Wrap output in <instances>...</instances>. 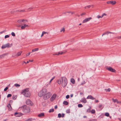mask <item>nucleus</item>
I'll use <instances>...</instances> for the list:
<instances>
[{
	"label": "nucleus",
	"instance_id": "obj_49",
	"mask_svg": "<svg viewBox=\"0 0 121 121\" xmlns=\"http://www.w3.org/2000/svg\"><path fill=\"white\" fill-rule=\"evenodd\" d=\"M86 83V82H85V81H84L83 82H82L81 84V85H82L83 84H85Z\"/></svg>",
	"mask_w": 121,
	"mask_h": 121
},
{
	"label": "nucleus",
	"instance_id": "obj_35",
	"mask_svg": "<svg viewBox=\"0 0 121 121\" xmlns=\"http://www.w3.org/2000/svg\"><path fill=\"white\" fill-rule=\"evenodd\" d=\"M16 87L17 86H20V85L17 84V83H16L14 85Z\"/></svg>",
	"mask_w": 121,
	"mask_h": 121
},
{
	"label": "nucleus",
	"instance_id": "obj_51",
	"mask_svg": "<svg viewBox=\"0 0 121 121\" xmlns=\"http://www.w3.org/2000/svg\"><path fill=\"white\" fill-rule=\"evenodd\" d=\"M117 103H119V104H121V102L120 101H118V100H117Z\"/></svg>",
	"mask_w": 121,
	"mask_h": 121
},
{
	"label": "nucleus",
	"instance_id": "obj_17",
	"mask_svg": "<svg viewBox=\"0 0 121 121\" xmlns=\"http://www.w3.org/2000/svg\"><path fill=\"white\" fill-rule=\"evenodd\" d=\"M70 81L73 84H74L75 83V80L74 78H71L70 80Z\"/></svg>",
	"mask_w": 121,
	"mask_h": 121
},
{
	"label": "nucleus",
	"instance_id": "obj_61",
	"mask_svg": "<svg viewBox=\"0 0 121 121\" xmlns=\"http://www.w3.org/2000/svg\"><path fill=\"white\" fill-rule=\"evenodd\" d=\"M33 8H34L33 7H32L29 8V9H33Z\"/></svg>",
	"mask_w": 121,
	"mask_h": 121
},
{
	"label": "nucleus",
	"instance_id": "obj_9",
	"mask_svg": "<svg viewBox=\"0 0 121 121\" xmlns=\"http://www.w3.org/2000/svg\"><path fill=\"white\" fill-rule=\"evenodd\" d=\"M14 115L15 116L17 117H20L23 114L21 112H15Z\"/></svg>",
	"mask_w": 121,
	"mask_h": 121
},
{
	"label": "nucleus",
	"instance_id": "obj_58",
	"mask_svg": "<svg viewBox=\"0 0 121 121\" xmlns=\"http://www.w3.org/2000/svg\"><path fill=\"white\" fill-rule=\"evenodd\" d=\"M106 34H107V33H106V32L102 35V36H103V35H105Z\"/></svg>",
	"mask_w": 121,
	"mask_h": 121
},
{
	"label": "nucleus",
	"instance_id": "obj_56",
	"mask_svg": "<svg viewBox=\"0 0 121 121\" xmlns=\"http://www.w3.org/2000/svg\"><path fill=\"white\" fill-rule=\"evenodd\" d=\"M65 114L64 113L62 114V117H64Z\"/></svg>",
	"mask_w": 121,
	"mask_h": 121
},
{
	"label": "nucleus",
	"instance_id": "obj_64",
	"mask_svg": "<svg viewBox=\"0 0 121 121\" xmlns=\"http://www.w3.org/2000/svg\"><path fill=\"white\" fill-rule=\"evenodd\" d=\"M68 95H67L66 97V98L67 99H68Z\"/></svg>",
	"mask_w": 121,
	"mask_h": 121
},
{
	"label": "nucleus",
	"instance_id": "obj_37",
	"mask_svg": "<svg viewBox=\"0 0 121 121\" xmlns=\"http://www.w3.org/2000/svg\"><path fill=\"white\" fill-rule=\"evenodd\" d=\"M9 35H6L5 36L4 38L6 39V38H9Z\"/></svg>",
	"mask_w": 121,
	"mask_h": 121
},
{
	"label": "nucleus",
	"instance_id": "obj_42",
	"mask_svg": "<svg viewBox=\"0 0 121 121\" xmlns=\"http://www.w3.org/2000/svg\"><path fill=\"white\" fill-rule=\"evenodd\" d=\"M113 101L114 102H117V99H112Z\"/></svg>",
	"mask_w": 121,
	"mask_h": 121
},
{
	"label": "nucleus",
	"instance_id": "obj_5",
	"mask_svg": "<svg viewBox=\"0 0 121 121\" xmlns=\"http://www.w3.org/2000/svg\"><path fill=\"white\" fill-rule=\"evenodd\" d=\"M51 94L50 92L46 93L43 96V98L44 100H46L48 99L51 96Z\"/></svg>",
	"mask_w": 121,
	"mask_h": 121
},
{
	"label": "nucleus",
	"instance_id": "obj_38",
	"mask_svg": "<svg viewBox=\"0 0 121 121\" xmlns=\"http://www.w3.org/2000/svg\"><path fill=\"white\" fill-rule=\"evenodd\" d=\"M69 14H70V15H71L74 13V12H68Z\"/></svg>",
	"mask_w": 121,
	"mask_h": 121
},
{
	"label": "nucleus",
	"instance_id": "obj_21",
	"mask_svg": "<svg viewBox=\"0 0 121 121\" xmlns=\"http://www.w3.org/2000/svg\"><path fill=\"white\" fill-rule=\"evenodd\" d=\"M6 44L3 45L1 47V48L2 49H4L7 48Z\"/></svg>",
	"mask_w": 121,
	"mask_h": 121
},
{
	"label": "nucleus",
	"instance_id": "obj_32",
	"mask_svg": "<svg viewBox=\"0 0 121 121\" xmlns=\"http://www.w3.org/2000/svg\"><path fill=\"white\" fill-rule=\"evenodd\" d=\"M21 53H22V52H18L17 53V56H20L21 55Z\"/></svg>",
	"mask_w": 121,
	"mask_h": 121
},
{
	"label": "nucleus",
	"instance_id": "obj_1",
	"mask_svg": "<svg viewBox=\"0 0 121 121\" xmlns=\"http://www.w3.org/2000/svg\"><path fill=\"white\" fill-rule=\"evenodd\" d=\"M57 82L59 84H61L62 86L64 87L67 85V79L65 77H63L61 79H59L57 81Z\"/></svg>",
	"mask_w": 121,
	"mask_h": 121
},
{
	"label": "nucleus",
	"instance_id": "obj_2",
	"mask_svg": "<svg viewBox=\"0 0 121 121\" xmlns=\"http://www.w3.org/2000/svg\"><path fill=\"white\" fill-rule=\"evenodd\" d=\"M20 108L23 112L26 114L29 113L30 112V107L26 105H23Z\"/></svg>",
	"mask_w": 121,
	"mask_h": 121
},
{
	"label": "nucleus",
	"instance_id": "obj_44",
	"mask_svg": "<svg viewBox=\"0 0 121 121\" xmlns=\"http://www.w3.org/2000/svg\"><path fill=\"white\" fill-rule=\"evenodd\" d=\"M8 87H6L4 89V91H6L8 89Z\"/></svg>",
	"mask_w": 121,
	"mask_h": 121
},
{
	"label": "nucleus",
	"instance_id": "obj_31",
	"mask_svg": "<svg viewBox=\"0 0 121 121\" xmlns=\"http://www.w3.org/2000/svg\"><path fill=\"white\" fill-rule=\"evenodd\" d=\"M78 107L81 108L83 107L82 105L81 104H78Z\"/></svg>",
	"mask_w": 121,
	"mask_h": 121
},
{
	"label": "nucleus",
	"instance_id": "obj_40",
	"mask_svg": "<svg viewBox=\"0 0 121 121\" xmlns=\"http://www.w3.org/2000/svg\"><path fill=\"white\" fill-rule=\"evenodd\" d=\"M97 17L98 18H102V16H100L99 15H98L97 16Z\"/></svg>",
	"mask_w": 121,
	"mask_h": 121
},
{
	"label": "nucleus",
	"instance_id": "obj_14",
	"mask_svg": "<svg viewBox=\"0 0 121 121\" xmlns=\"http://www.w3.org/2000/svg\"><path fill=\"white\" fill-rule=\"evenodd\" d=\"M81 101L84 103H86L87 102L85 98H82L81 99Z\"/></svg>",
	"mask_w": 121,
	"mask_h": 121
},
{
	"label": "nucleus",
	"instance_id": "obj_25",
	"mask_svg": "<svg viewBox=\"0 0 121 121\" xmlns=\"http://www.w3.org/2000/svg\"><path fill=\"white\" fill-rule=\"evenodd\" d=\"M17 22L19 23H21L22 22V20L21 19L19 20H17Z\"/></svg>",
	"mask_w": 121,
	"mask_h": 121
},
{
	"label": "nucleus",
	"instance_id": "obj_4",
	"mask_svg": "<svg viewBox=\"0 0 121 121\" xmlns=\"http://www.w3.org/2000/svg\"><path fill=\"white\" fill-rule=\"evenodd\" d=\"M47 89L45 88H43L38 93V95L39 97L43 96L47 92Z\"/></svg>",
	"mask_w": 121,
	"mask_h": 121
},
{
	"label": "nucleus",
	"instance_id": "obj_53",
	"mask_svg": "<svg viewBox=\"0 0 121 121\" xmlns=\"http://www.w3.org/2000/svg\"><path fill=\"white\" fill-rule=\"evenodd\" d=\"M85 14H86L85 13H82L81 14V16H82L83 15H85Z\"/></svg>",
	"mask_w": 121,
	"mask_h": 121
},
{
	"label": "nucleus",
	"instance_id": "obj_62",
	"mask_svg": "<svg viewBox=\"0 0 121 121\" xmlns=\"http://www.w3.org/2000/svg\"><path fill=\"white\" fill-rule=\"evenodd\" d=\"M107 91H110V88H108L107 89Z\"/></svg>",
	"mask_w": 121,
	"mask_h": 121
},
{
	"label": "nucleus",
	"instance_id": "obj_45",
	"mask_svg": "<svg viewBox=\"0 0 121 121\" xmlns=\"http://www.w3.org/2000/svg\"><path fill=\"white\" fill-rule=\"evenodd\" d=\"M102 105L101 104H99V106H98V107L99 108H100L102 107Z\"/></svg>",
	"mask_w": 121,
	"mask_h": 121
},
{
	"label": "nucleus",
	"instance_id": "obj_36",
	"mask_svg": "<svg viewBox=\"0 0 121 121\" xmlns=\"http://www.w3.org/2000/svg\"><path fill=\"white\" fill-rule=\"evenodd\" d=\"M58 117L59 118H60L62 117V116L61 114L60 113L58 114Z\"/></svg>",
	"mask_w": 121,
	"mask_h": 121
},
{
	"label": "nucleus",
	"instance_id": "obj_3",
	"mask_svg": "<svg viewBox=\"0 0 121 121\" xmlns=\"http://www.w3.org/2000/svg\"><path fill=\"white\" fill-rule=\"evenodd\" d=\"M22 93L27 97H29L30 95V93L29 91L28 88H26L22 91Z\"/></svg>",
	"mask_w": 121,
	"mask_h": 121
},
{
	"label": "nucleus",
	"instance_id": "obj_34",
	"mask_svg": "<svg viewBox=\"0 0 121 121\" xmlns=\"http://www.w3.org/2000/svg\"><path fill=\"white\" fill-rule=\"evenodd\" d=\"M105 115L107 117H108L109 116V114L108 112H106L105 114Z\"/></svg>",
	"mask_w": 121,
	"mask_h": 121
},
{
	"label": "nucleus",
	"instance_id": "obj_7",
	"mask_svg": "<svg viewBox=\"0 0 121 121\" xmlns=\"http://www.w3.org/2000/svg\"><path fill=\"white\" fill-rule=\"evenodd\" d=\"M107 69L111 72L115 73V72L116 70L112 68L111 67H107L106 68Z\"/></svg>",
	"mask_w": 121,
	"mask_h": 121
},
{
	"label": "nucleus",
	"instance_id": "obj_50",
	"mask_svg": "<svg viewBox=\"0 0 121 121\" xmlns=\"http://www.w3.org/2000/svg\"><path fill=\"white\" fill-rule=\"evenodd\" d=\"M31 53V52H29L27 54H26V56H29V55H30V53Z\"/></svg>",
	"mask_w": 121,
	"mask_h": 121
},
{
	"label": "nucleus",
	"instance_id": "obj_18",
	"mask_svg": "<svg viewBox=\"0 0 121 121\" xmlns=\"http://www.w3.org/2000/svg\"><path fill=\"white\" fill-rule=\"evenodd\" d=\"M7 107L9 108V110H11L12 109V108L10 104H8L7 106Z\"/></svg>",
	"mask_w": 121,
	"mask_h": 121
},
{
	"label": "nucleus",
	"instance_id": "obj_29",
	"mask_svg": "<svg viewBox=\"0 0 121 121\" xmlns=\"http://www.w3.org/2000/svg\"><path fill=\"white\" fill-rule=\"evenodd\" d=\"M91 111V113L92 114H94L95 112V110L94 109H92Z\"/></svg>",
	"mask_w": 121,
	"mask_h": 121
},
{
	"label": "nucleus",
	"instance_id": "obj_47",
	"mask_svg": "<svg viewBox=\"0 0 121 121\" xmlns=\"http://www.w3.org/2000/svg\"><path fill=\"white\" fill-rule=\"evenodd\" d=\"M91 6L90 5H88L87 6H86L85 7V9L86 8V7H87L88 8H90Z\"/></svg>",
	"mask_w": 121,
	"mask_h": 121
},
{
	"label": "nucleus",
	"instance_id": "obj_54",
	"mask_svg": "<svg viewBox=\"0 0 121 121\" xmlns=\"http://www.w3.org/2000/svg\"><path fill=\"white\" fill-rule=\"evenodd\" d=\"M117 38L118 39H121V36H118V37H117Z\"/></svg>",
	"mask_w": 121,
	"mask_h": 121
},
{
	"label": "nucleus",
	"instance_id": "obj_28",
	"mask_svg": "<svg viewBox=\"0 0 121 121\" xmlns=\"http://www.w3.org/2000/svg\"><path fill=\"white\" fill-rule=\"evenodd\" d=\"M54 111V109L53 108L50 109L49 111V112H53Z\"/></svg>",
	"mask_w": 121,
	"mask_h": 121
},
{
	"label": "nucleus",
	"instance_id": "obj_6",
	"mask_svg": "<svg viewBox=\"0 0 121 121\" xmlns=\"http://www.w3.org/2000/svg\"><path fill=\"white\" fill-rule=\"evenodd\" d=\"M26 104L27 105L31 106H32L33 105V103L29 99H28L26 100Z\"/></svg>",
	"mask_w": 121,
	"mask_h": 121
},
{
	"label": "nucleus",
	"instance_id": "obj_60",
	"mask_svg": "<svg viewBox=\"0 0 121 121\" xmlns=\"http://www.w3.org/2000/svg\"><path fill=\"white\" fill-rule=\"evenodd\" d=\"M99 102V101L97 100H95V102L97 103Z\"/></svg>",
	"mask_w": 121,
	"mask_h": 121
},
{
	"label": "nucleus",
	"instance_id": "obj_41",
	"mask_svg": "<svg viewBox=\"0 0 121 121\" xmlns=\"http://www.w3.org/2000/svg\"><path fill=\"white\" fill-rule=\"evenodd\" d=\"M12 96L11 94H9L8 95H7V97L9 98V97H10Z\"/></svg>",
	"mask_w": 121,
	"mask_h": 121
},
{
	"label": "nucleus",
	"instance_id": "obj_24",
	"mask_svg": "<svg viewBox=\"0 0 121 121\" xmlns=\"http://www.w3.org/2000/svg\"><path fill=\"white\" fill-rule=\"evenodd\" d=\"M17 96L16 95H13L12 97V99L13 100H15L17 98Z\"/></svg>",
	"mask_w": 121,
	"mask_h": 121
},
{
	"label": "nucleus",
	"instance_id": "obj_23",
	"mask_svg": "<svg viewBox=\"0 0 121 121\" xmlns=\"http://www.w3.org/2000/svg\"><path fill=\"white\" fill-rule=\"evenodd\" d=\"M63 104L67 105H68V102L66 101H64L63 103Z\"/></svg>",
	"mask_w": 121,
	"mask_h": 121
},
{
	"label": "nucleus",
	"instance_id": "obj_8",
	"mask_svg": "<svg viewBox=\"0 0 121 121\" xmlns=\"http://www.w3.org/2000/svg\"><path fill=\"white\" fill-rule=\"evenodd\" d=\"M116 2L115 0L113 1L112 0H111L110 1H108L107 2V4H112V5L115 4H116Z\"/></svg>",
	"mask_w": 121,
	"mask_h": 121
},
{
	"label": "nucleus",
	"instance_id": "obj_57",
	"mask_svg": "<svg viewBox=\"0 0 121 121\" xmlns=\"http://www.w3.org/2000/svg\"><path fill=\"white\" fill-rule=\"evenodd\" d=\"M20 11L18 10H16L15 11H14V12H17Z\"/></svg>",
	"mask_w": 121,
	"mask_h": 121
},
{
	"label": "nucleus",
	"instance_id": "obj_46",
	"mask_svg": "<svg viewBox=\"0 0 121 121\" xmlns=\"http://www.w3.org/2000/svg\"><path fill=\"white\" fill-rule=\"evenodd\" d=\"M55 78V76H54L50 80V82H49V83H50L51 81L52 80H53L54 78Z\"/></svg>",
	"mask_w": 121,
	"mask_h": 121
},
{
	"label": "nucleus",
	"instance_id": "obj_52",
	"mask_svg": "<svg viewBox=\"0 0 121 121\" xmlns=\"http://www.w3.org/2000/svg\"><path fill=\"white\" fill-rule=\"evenodd\" d=\"M43 34H45L46 33H47L48 34V33H47V32H45V31H43V32H42V33Z\"/></svg>",
	"mask_w": 121,
	"mask_h": 121
},
{
	"label": "nucleus",
	"instance_id": "obj_48",
	"mask_svg": "<svg viewBox=\"0 0 121 121\" xmlns=\"http://www.w3.org/2000/svg\"><path fill=\"white\" fill-rule=\"evenodd\" d=\"M107 15V14L105 13H103L102 15V17H103V16H106Z\"/></svg>",
	"mask_w": 121,
	"mask_h": 121
},
{
	"label": "nucleus",
	"instance_id": "obj_16",
	"mask_svg": "<svg viewBox=\"0 0 121 121\" xmlns=\"http://www.w3.org/2000/svg\"><path fill=\"white\" fill-rule=\"evenodd\" d=\"M44 114L43 113H41L40 114H39L38 115V116L39 117H43L44 116Z\"/></svg>",
	"mask_w": 121,
	"mask_h": 121
},
{
	"label": "nucleus",
	"instance_id": "obj_30",
	"mask_svg": "<svg viewBox=\"0 0 121 121\" xmlns=\"http://www.w3.org/2000/svg\"><path fill=\"white\" fill-rule=\"evenodd\" d=\"M65 29L64 27H63L61 29V30H60V32H61L63 31L64 32L65 31Z\"/></svg>",
	"mask_w": 121,
	"mask_h": 121
},
{
	"label": "nucleus",
	"instance_id": "obj_27",
	"mask_svg": "<svg viewBox=\"0 0 121 121\" xmlns=\"http://www.w3.org/2000/svg\"><path fill=\"white\" fill-rule=\"evenodd\" d=\"M33 120V119L31 118H29L28 119L26 120L25 121H32Z\"/></svg>",
	"mask_w": 121,
	"mask_h": 121
},
{
	"label": "nucleus",
	"instance_id": "obj_59",
	"mask_svg": "<svg viewBox=\"0 0 121 121\" xmlns=\"http://www.w3.org/2000/svg\"><path fill=\"white\" fill-rule=\"evenodd\" d=\"M20 12H25V10H20Z\"/></svg>",
	"mask_w": 121,
	"mask_h": 121
},
{
	"label": "nucleus",
	"instance_id": "obj_55",
	"mask_svg": "<svg viewBox=\"0 0 121 121\" xmlns=\"http://www.w3.org/2000/svg\"><path fill=\"white\" fill-rule=\"evenodd\" d=\"M54 108L55 109H56L57 108V105H56V106H55Z\"/></svg>",
	"mask_w": 121,
	"mask_h": 121
},
{
	"label": "nucleus",
	"instance_id": "obj_13",
	"mask_svg": "<svg viewBox=\"0 0 121 121\" xmlns=\"http://www.w3.org/2000/svg\"><path fill=\"white\" fill-rule=\"evenodd\" d=\"M87 99H91L92 100H93L95 99V98H94L91 95H89L87 97Z\"/></svg>",
	"mask_w": 121,
	"mask_h": 121
},
{
	"label": "nucleus",
	"instance_id": "obj_19",
	"mask_svg": "<svg viewBox=\"0 0 121 121\" xmlns=\"http://www.w3.org/2000/svg\"><path fill=\"white\" fill-rule=\"evenodd\" d=\"M65 53V52L64 51L62 52H59L58 53H57V55H59L60 54L62 55L63 53Z\"/></svg>",
	"mask_w": 121,
	"mask_h": 121
},
{
	"label": "nucleus",
	"instance_id": "obj_15",
	"mask_svg": "<svg viewBox=\"0 0 121 121\" xmlns=\"http://www.w3.org/2000/svg\"><path fill=\"white\" fill-rule=\"evenodd\" d=\"M12 44H10L9 43H8L6 44V46L7 48H9L11 47L12 46Z\"/></svg>",
	"mask_w": 121,
	"mask_h": 121
},
{
	"label": "nucleus",
	"instance_id": "obj_11",
	"mask_svg": "<svg viewBox=\"0 0 121 121\" xmlns=\"http://www.w3.org/2000/svg\"><path fill=\"white\" fill-rule=\"evenodd\" d=\"M56 95V94L53 95L50 98V100L51 101H53L55 99Z\"/></svg>",
	"mask_w": 121,
	"mask_h": 121
},
{
	"label": "nucleus",
	"instance_id": "obj_12",
	"mask_svg": "<svg viewBox=\"0 0 121 121\" xmlns=\"http://www.w3.org/2000/svg\"><path fill=\"white\" fill-rule=\"evenodd\" d=\"M28 25L25 24H24L23 25H22L21 26V28L22 29H24L26 27H28Z\"/></svg>",
	"mask_w": 121,
	"mask_h": 121
},
{
	"label": "nucleus",
	"instance_id": "obj_39",
	"mask_svg": "<svg viewBox=\"0 0 121 121\" xmlns=\"http://www.w3.org/2000/svg\"><path fill=\"white\" fill-rule=\"evenodd\" d=\"M11 34L13 36H15V34L14 32H12Z\"/></svg>",
	"mask_w": 121,
	"mask_h": 121
},
{
	"label": "nucleus",
	"instance_id": "obj_33",
	"mask_svg": "<svg viewBox=\"0 0 121 121\" xmlns=\"http://www.w3.org/2000/svg\"><path fill=\"white\" fill-rule=\"evenodd\" d=\"M91 112V108H90L88 109L87 110L86 112Z\"/></svg>",
	"mask_w": 121,
	"mask_h": 121
},
{
	"label": "nucleus",
	"instance_id": "obj_20",
	"mask_svg": "<svg viewBox=\"0 0 121 121\" xmlns=\"http://www.w3.org/2000/svg\"><path fill=\"white\" fill-rule=\"evenodd\" d=\"M39 50V48H35L32 50V52H35L36 51H38Z\"/></svg>",
	"mask_w": 121,
	"mask_h": 121
},
{
	"label": "nucleus",
	"instance_id": "obj_63",
	"mask_svg": "<svg viewBox=\"0 0 121 121\" xmlns=\"http://www.w3.org/2000/svg\"><path fill=\"white\" fill-rule=\"evenodd\" d=\"M53 55H57V53H55L53 54Z\"/></svg>",
	"mask_w": 121,
	"mask_h": 121
},
{
	"label": "nucleus",
	"instance_id": "obj_22",
	"mask_svg": "<svg viewBox=\"0 0 121 121\" xmlns=\"http://www.w3.org/2000/svg\"><path fill=\"white\" fill-rule=\"evenodd\" d=\"M6 55V53H5L4 54L0 55V58H2L3 57H4V56H5Z\"/></svg>",
	"mask_w": 121,
	"mask_h": 121
},
{
	"label": "nucleus",
	"instance_id": "obj_43",
	"mask_svg": "<svg viewBox=\"0 0 121 121\" xmlns=\"http://www.w3.org/2000/svg\"><path fill=\"white\" fill-rule=\"evenodd\" d=\"M50 83H48L47 85L45 86L44 87L45 88L47 87L48 86V85Z\"/></svg>",
	"mask_w": 121,
	"mask_h": 121
},
{
	"label": "nucleus",
	"instance_id": "obj_26",
	"mask_svg": "<svg viewBox=\"0 0 121 121\" xmlns=\"http://www.w3.org/2000/svg\"><path fill=\"white\" fill-rule=\"evenodd\" d=\"M22 22L23 23H25L26 22H28L27 20H25L24 19H22Z\"/></svg>",
	"mask_w": 121,
	"mask_h": 121
},
{
	"label": "nucleus",
	"instance_id": "obj_10",
	"mask_svg": "<svg viewBox=\"0 0 121 121\" xmlns=\"http://www.w3.org/2000/svg\"><path fill=\"white\" fill-rule=\"evenodd\" d=\"M91 18H92L91 17H89L86 18L83 21L82 23H84L88 22L89 21Z\"/></svg>",
	"mask_w": 121,
	"mask_h": 121
}]
</instances>
